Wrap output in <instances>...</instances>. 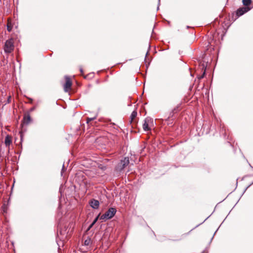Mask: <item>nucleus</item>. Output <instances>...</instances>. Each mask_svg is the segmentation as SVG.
Masks as SVG:
<instances>
[{
    "label": "nucleus",
    "mask_w": 253,
    "mask_h": 253,
    "mask_svg": "<svg viewBox=\"0 0 253 253\" xmlns=\"http://www.w3.org/2000/svg\"><path fill=\"white\" fill-rule=\"evenodd\" d=\"M14 39L11 38L5 41L3 46V50L5 53L9 54L14 50Z\"/></svg>",
    "instance_id": "obj_1"
},
{
    "label": "nucleus",
    "mask_w": 253,
    "mask_h": 253,
    "mask_svg": "<svg viewBox=\"0 0 253 253\" xmlns=\"http://www.w3.org/2000/svg\"><path fill=\"white\" fill-rule=\"evenodd\" d=\"M116 209L114 208H110L108 210L101 215V219H109L112 218L116 212Z\"/></svg>",
    "instance_id": "obj_2"
},
{
    "label": "nucleus",
    "mask_w": 253,
    "mask_h": 253,
    "mask_svg": "<svg viewBox=\"0 0 253 253\" xmlns=\"http://www.w3.org/2000/svg\"><path fill=\"white\" fill-rule=\"evenodd\" d=\"M129 163V158L125 157L124 159L121 160L116 167V170L118 171H121L124 169Z\"/></svg>",
    "instance_id": "obj_3"
},
{
    "label": "nucleus",
    "mask_w": 253,
    "mask_h": 253,
    "mask_svg": "<svg viewBox=\"0 0 253 253\" xmlns=\"http://www.w3.org/2000/svg\"><path fill=\"white\" fill-rule=\"evenodd\" d=\"M65 83L63 84L64 90L66 92H68L71 89L72 82L71 78L68 76H65Z\"/></svg>",
    "instance_id": "obj_4"
},
{
    "label": "nucleus",
    "mask_w": 253,
    "mask_h": 253,
    "mask_svg": "<svg viewBox=\"0 0 253 253\" xmlns=\"http://www.w3.org/2000/svg\"><path fill=\"white\" fill-rule=\"evenodd\" d=\"M153 123V120L151 118L147 117L146 118L144 121L142 125L143 129L145 131H148L151 129L150 127V125L151 124Z\"/></svg>",
    "instance_id": "obj_5"
},
{
    "label": "nucleus",
    "mask_w": 253,
    "mask_h": 253,
    "mask_svg": "<svg viewBox=\"0 0 253 253\" xmlns=\"http://www.w3.org/2000/svg\"><path fill=\"white\" fill-rule=\"evenodd\" d=\"M251 9V7H242L238 8L236 11V17L237 18L243 15L245 13L247 12Z\"/></svg>",
    "instance_id": "obj_6"
},
{
    "label": "nucleus",
    "mask_w": 253,
    "mask_h": 253,
    "mask_svg": "<svg viewBox=\"0 0 253 253\" xmlns=\"http://www.w3.org/2000/svg\"><path fill=\"white\" fill-rule=\"evenodd\" d=\"M89 204L90 206L94 209H97L99 206V202L98 200L95 199H92L90 202Z\"/></svg>",
    "instance_id": "obj_7"
},
{
    "label": "nucleus",
    "mask_w": 253,
    "mask_h": 253,
    "mask_svg": "<svg viewBox=\"0 0 253 253\" xmlns=\"http://www.w3.org/2000/svg\"><path fill=\"white\" fill-rule=\"evenodd\" d=\"M137 115V113L136 110H134L131 113V114L130 116V121H129L130 124L135 122V119L136 118Z\"/></svg>",
    "instance_id": "obj_8"
},
{
    "label": "nucleus",
    "mask_w": 253,
    "mask_h": 253,
    "mask_svg": "<svg viewBox=\"0 0 253 253\" xmlns=\"http://www.w3.org/2000/svg\"><path fill=\"white\" fill-rule=\"evenodd\" d=\"M85 173L86 175H87L88 176L93 177L95 176V175L96 173V171L94 169H92V170H86Z\"/></svg>",
    "instance_id": "obj_9"
},
{
    "label": "nucleus",
    "mask_w": 253,
    "mask_h": 253,
    "mask_svg": "<svg viewBox=\"0 0 253 253\" xmlns=\"http://www.w3.org/2000/svg\"><path fill=\"white\" fill-rule=\"evenodd\" d=\"M31 121V118L29 114L25 115L23 118V123L25 125L29 124Z\"/></svg>",
    "instance_id": "obj_10"
},
{
    "label": "nucleus",
    "mask_w": 253,
    "mask_h": 253,
    "mask_svg": "<svg viewBox=\"0 0 253 253\" xmlns=\"http://www.w3.org/2000/svg\"><path fill=\"white\" fill-rule=\"evenodd\" d=\"M11 142H12V140H11V136L7 135L5 137V140H4V143H5L6 146H9V145H10Z\"/></svg>",
    "instance_id": "obj_11"
},
{
    "label": "nucleus",
    "mask_w": 253,
    "mask_h": 253,
    "mask_svg": "<svg viewBox=\"0 0 253 253\" xmlns=\"http://www.w3.org/2000/svg\"><path fill=\"white\" fill-rule=\"evenodd\" d=\"M12 28H13V24L11 23V20L9 19H8L7 20V30L9 32H10L12 29Z\"/></svg>",
    "instance_id": "obj_12"
},
{
    "label": "nucleus",
    "mask_w": 253,
    "mask_h": 253,
    "mask_svg": "<svg viewBox=\"0 0 253 253\" xmlns=\"http://www.w3.org/2000/svg\"><path fill=\"white\" fill-rule=\"evenodd\" d=\"M242 2L245 7H249L252 3V0H242Z\"/></svg>",
    "instance_id": "obj_13"
},
{
    "label": "nucleus",
    "mask_w": 253,
    "mask_h": 253,
    "mask_svg": "<svg viewBox=\"0 0 253 253\" xmlns=\"http://www.w3.org/2000/svg\"><path fill=\"white\" fill-rule=\"evenodd\" d=\"M90 239H88L84 241V244L85 246H88L90 243Z\"/></svg>",
    "instance_id": "obj_14"
},
{
    "label": "nucleus",
    "mask_w": 253,
    "mask_h": 253,
    "mask_svg": "<svg viewBox=\"0 0 253 253\" xmlns=\"http://www.w3.org/2000/svg\"><path fill=\"white\" fill-rule=\"evenodd\" d=\"M95 118H87L86 119V123L89 124L91 121L95 119Z\"/></svg>",
    "instance_id": "obj_15"
},
{
    "label": "nucleus",
    "mask_w": 253,
    "mask_h": 253,
    "mask_svg": "<svg viewBox=\"0 0 253 253\" xmlns=\"http://www.w3.org/2000/svg\"><path fill=\"white\" fill-rule=\"evenodd\" d=\"M178 108H175L174 109L172 110V112L170 113V115H171V114H174L177 112Z\"/></svg>",
    "instance_id": "obj_16"
},
{
    "label": "nucleus",
    "mask_w": 253,
    "mask_h": 253,
    "mask_svg": "<svg viewBox=\"0 0 253 253\" xmlns=\"http://www.w3.org/2000/svg\"><path fill=\"white\" fill-rule=\"evenodd\" d=\"M205 71L203 73V74L200 76V77H198V79L199 80H201V79L203 78L205 76Z\"/></svg>",
    "instance_id": "obj_17"
},
{
    "label": "nucleus",
    "mask_w": 253,
    "mask_h": 253,
    "mask_svg": "<svg viewBox=\"0 0 253 253\" xmlns=\"http://www.w3.org/2000/svg\"><path fill=\"white\" fill-rule=\"evenodd\" d=\"M98 219V216H97L95 219L94 220H93V221L92 222V224H94L96 221H97Z\"/></svg>",
    "instance_id": "obj_18"
},
{
    "label": "nucleus",
    "mask_w": 253,
    "mask_h": 253,
    "mask_svg": "<svg viewBox=\"0 0 253 253\" xmlns=\"http://www.w3.org/2000/svg\"><path fill=\"white\" fill-rule=\"evenodd\" d=\"M94 224H92V223L89 225V226L88 227V229H87V230H89L91 229V228H92V227L93 226Z\"/></svg>",
    "instance_id": "obj_19"
},
{
    "label": "nucleus",
    "mask_w": 253,
    "mask_h": 253,
    "mask_svg": "<svg viewBox=\"0 0 253 253\" xmlns=\"http://www.w3.org/2000/svg\"><path fill=\"white\" fill-rule=\"evenodd\" d=\"M35 109V107H33L31 108L30 109V112H32V111H34Z\"/></svg>",
    "instance_id": "obj_20"
},
{
    "label": "nucleus",
    "mask_w": 253,
    "mask_h": 253,
    "mask_svg": "<svg viewBox=\"0 0 253 253\" xmlns=\"http://www.w3.org/2000/svg\"><path fill=\"white\" fill-rule=\"evenodd\" d=\"M20 137H21V140L22 141L23 139V135L22 133H21V134H20Z\"/></svg>",
    "instance_id": "obj_21"
},
{
    "label": "nucleus",
    "mask_w": 253,
    "mask_h": 253,
    "mask_svg": "<svg viewBox=\"0 0 253 253\" xmlns=\"http://www.w3.org/2000/svg\"><path fill=\"white\" fill-rule=\"evenodd\" d=\"M80 70L81 73L82 74H83V69H82V68H80Z\"/></svg>",
    "instance_id": "obj_22"
},
{
    "label": "nucleus",
    "mask_w": 253,
    "mask_h": 253,
    "mask_svg": "<svg viewBox=\"0 0 253 253\" xmlns=\"http://www.w3.org/2000/svg\"><path fill=\"white\" fill-rule=\"evenodd\" d=\"M188 234H189V232H188V233H185V234H183V235H182V236H185V235H188Z\"/></svg>",
    "instance_id": "obj_23"
},
{
    "label": "nucleus",
    "mask_w": 253,
    "mask_h": 253,
    "mask_svg": "<svg viewBox=\"0 0 253 253\" xmlns=\"http://www.w3.org/2000/svg\"><path fill=\"white\" fill-rule=\"evenodd\" d=\"M88 76V75H86V76H84V79H86V78H87V76Z\"/></svg>",
    "instance_id": "obj_24"
},
{
    "label": "nucleus",
    "mask_w": 253,
    "mask_h": 253,
    "mask_svg": "<svg viewBox=\"0 0 253 253\" xmlns=\"http://www.w3.org/2000/svg\"><path fill=\"white\" fill-rule=\"evenodd\" d=\"M173 116L172 114H171V115H169V118H170V117H172Z\"/></svg>",
    "instance_id": "obj_25"
},
{
    "label": "nucleus",
    "mask_w": 253,
    "mask_h": 253,
    "mask_svg": "<svg viewBox=\"0 0 253 253\" xmlns=\"http://www.w3.org/2000/svg\"><path fill=\"white\" fill-rule=\"evenodd\" d=\"M30 100H31L30 102L32 103V99H31Z\"/></svg>",
    "instance_id": "obj_26"
}]
</instances>
